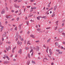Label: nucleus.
<instances>
[{
  "label": "nucleus",
  "mask_w": 65,
  "mask_h": 65,
  "mask_svg": "<svg viewBox=\"0 0 65 65\" xmlns=\"http://www.w3.org/2000/svg\"><path fill=\"white\" fill-rule=\"evenodd\" d=\"M63 31V29L62 28H59L58 30V32L59 33H61Z\"/></svg>",
  "instance_id": "obj_1"
},
{
  "label": "nucleus",
  "mask_w": 65,
  "mask_h": 65,
  "mask_svg": "<svg viewBox=\"0 0 65 65\" xmlns=\"http://www.w3.org/2000/svg\"><path fill=\"white\" fill-rule=\"evenodd\" d=\"M40 48L39 47V46H36V51H39V50Z\"/></svg>",
  "instance_id": "obj_2"
},
{
  "label": "nucleus",
  "mask_w": 65,
  "mask_h": 65,
  "mask_svg": "<svg viewBox=\"0 0 65 65\" xmlns=\"http://www.w3.org/2000/svg\"><path fill=\"white\" fill-rule=\"evenodd\" d=\"M4 56L5 57H6V58H7V59L8 60H10L9 58V57H8V56H6V55H4Z\"/></svg>",
  "instance_id": "obj_3"
},
{
  "label": "nucleus",
  "mask_w": 65,
  "mask_h": 65,
  "mask_svg": "<svg viewBox=\"0 0 65 65\" xmlns=\"http://www.w3.org/2000/svg\"><path fill=\"white\" fill-rule=\"evenodd\" d=\"M12 18V15H10L7 17V19H8V18H9V19H11V18Z\"/></svg>",
  "instance_id": "obj_4"
},
{
  "label": "nucleus",
  "mask_w": 65,
  "mask_h": 65,
  "mask_svg": "<svg viewBox=\"0 0 65 65\" xmlns=\"http://www.w3.org/2000/svg\"><path fill=\"white\" fill-rule=\"evenodd\" d=\"M14 6L15 8H19L20 7V6H19L18 7L17 6V5L16 4H14Z\"/></svg>",
  "instance_id": "obj_5"
},
{
  "label": "nucleus",
  "mask_w": 65,
  "mask_h": 65,
  "mask_svg": "<svg viewBox=\"0 0 65 65\" xmlns=\"http://www.w3.org/2000/svg\"><path fill=\"white\" fill-rule=\"evenodd\" d=\"M49 51L50 54V55H52L53 54V53H52V50L51 49H50L49 50Z\"/></svg>",
  "instance_id": "obj_6"
},
{
  "label": "nucleus",
  "mask_w": 65,
  "mask_h": 65,
  "mask_svg": "<svg viewBox=\"0 0 65 65\" xmlns=\"http://www.w3.org/2000/svg\"><path fill=\"white\" fill-rule=\"evenodd\" d=\"M4 64H7L8 63H9V62L8 61H5L4 62Z\"/></svg>",
  "instance_id": "obj_7"
},
{
  "label": "nucleus",
  "mask_w": 65,
  "mask_h": 65,
  "mask_svg": "<svg viewBox=\"0 0 65 65\" xmlns=\"http://www.w3.org/2000/svg\"><path fill=\"white\" fill-rule=\"evenodd\" d=\"M22 49H20V50L18 51V53H20L21 54H22Z\"/></svg>",
  "instance_id": "obj_8"
},
{
  "label": "nucleus",
  "mask_w": 65,
  "mask_h": 65,
  "mask_svg": "<svg viewBox=\"0 0 65 65\" xmlns=\"http://www.w3.org/2000/svg\"><path fill=\"white\" fill-rule=\"evenodd\" d=\"M30 36V37H32V38H35V36L33 35H31Z\"/></svg>",
  "instance_id": "obj_9"
},
{
  "label": "nucleus",
  "mask_w": 65,
  "mask_h": 65,
  "mask_svg": "<svg viewBox=\"0 0 65 65\" xmlns=\"http://www.w3.org/2000/svg\"><path fill=\"white\" fill-rule=\"evenodd\" d=\"M5 12V11L4 10H2L1 12L2 14H3V13H4Z\"/></svg>",
  "instance_id": "obj_10"
},
{
  "label": "nucleus",
  "mask_w": 65,
  "mask_h": 65,
  "mask_svg": "<svg viewBox=\"0 0 65 65\" xmlns=\"http://www.w3.org/2000/svg\"><path fill=\"white\" fill-rule=\"evenodd\" d=\"M57 8V6H55L54 7V11H55L56 10V8Z\"/></svg>",
  "instance_id": "obj_11"
},
{
  "label": "nucleus",
  "mask_w": 65,
  "mask_h": 65,
  "mask_svg": "<svg viewBox=\"0 0 65 65\" xmlns=\"http://www.w3.org/2000/svg\"><path fill=\"white\" fill-rule=\"evenodd\" d=\"M32 64H36V62L33 60L32 61Z\"/></svg>",
  "instance_id": "obj_12"
},
{
  "label": "nucleus",
  "mask_w": 65,
  "mask_h": 65,
  "mask_svg": "<svg viewBox=\"0 0 65 65\" xmlns=\"http://www.w3.org/2000/svg\"><path fill=\"white\" fill-rule=\"evenodd\" d=\"M55 16V12H54L53 14L52 15V17H54Z\"/></svg>",
  "instance_id": "obj_13"
},
{
  "label": "nucleus",
  "mask_w": 65,
  "mask_h": 65,
  "mask_svg": "<svg viewBox=\"0 0 65 65\" xmlns=\"http://www.w3.org/2000/svg\"><path fill=\"white\" fill-rule=\"evenodd\" d=\"M59 22V21H57L56 22V25L57 26H58V23Z\"/></svg>",
  "instance_id": "obj_14"
},
{
  "label": "nucleus",
  "mask_w": 65,
  "mask_h": 65,
  "mask_svg": "<svg viewBox=\"0 0 65 65\" xmlns=\"http://www.w3.org/2000/svg\"><path fill=\"white\" fill-rule=\"evenodd\" d=\"M51 38H50L48 40H47V42H50V41H51Z\"/></svg>",
  "instance_id": "obj_15"
},
{
  "label": "nucleus",
  "mask_w": 65,
  "mask_h": 65,
  "mask_svg": "<svg viewBox=\"0 0 65 65\" xmlns=\"http://www.w3.org/2000/svg\"><path fill=\"white\" fill-rule=\"evenodd\" d=\"M22 24H20L19 25V28L20 29L21 28V26H22Z\"/></svg>",
  "instance_id": "obj_16"
},
{
  "label": "nucleus",
  "mask_w": 65,
  "mask_h": 65,
  "mask_svg": "<svg viewBox=\"0 0 65 65\" xmlns=\"http://www.w3.org/2000/svg\"><path fill=\"white\" fill-rule=\"evenodd\" d=\"M59 39L58 38L57 39H56L55 40H54V41H59Z\"/></svg>",
  "instance_id": "obj_17"
},
{
  "label": "nucleus",
  "mask_w": 65,
  "mask_h": 65,
  "mask_svg": "<svg viewBox=\"0 0 65 65\" xmlns=\"http://www.w3.org/2000/svg\"><path fill=\"white\" fill-rule=\"evenodd\" d=\"M28 57L29 58H30L31 57H30V54H28Z\"/></svg>",
  "instance_id": "obj_18"
},
{
  "label": "nucleus",
  "mask_w": 65,
  "mask_h": 65,
  "mask_svg": "<svg viewBox=\"0 0 65 65\" xmlns=\"http://www.w3.org/2000/svg\"><path fill=\"white\" fill-rule=\"evenodd\" d=\"M2 43H3V42H2V41H0V45H2Z\"/></svg>",
  "instance_id": "obj_19"
},
{
  "label": "nucleus",
  "mask_w": 65,
  "mask_h": 65,
  "mask_svg": "<svg viewBox=\"0 0 65 65\" xmlns=\"http://www.w3.org/2000/svg\"><path fill=\"white\" fill-rule=\"evenodd\" d=\"M41 18H44V19H46V17H45V16H43V17H41Z\"/></svg>",
  "instance_id": "obj_20"
},
{
  "label": "nucleus",
  "mask_w": 65,
  "mask_h": 65,
  "mask_svg": "<svg viewBox=\"0 0 65 65\" xmlns=\"http://www.w3.org/2000/svg\"><path fill=\"white\" fill-rule=\"evenodd\" d=\"M63 53V52H58V54H62Z\"/></svg>",
  "instance_id": "obj_21"
},
{
  "label": "nucleus",
  "mask_w": 65,
  "mask_h": 65,
  "mask_svg": "<svg viewBox=\"0 0 65 65\" xmlns=\"http://www.w3.org/2000/svg\"><path fill=\"white\" fill-rule=\"evenodd\" d=\"M5 8L6 10V11H8V8L7 7H6Z\"/></svg>",
  "instance_id": "obj_22"
},
{
  "label": "nucleus",
  "mask_w": 65,
  "mask_h": 65,
  "mask_svg": "<svg viewBox=\"0 0 65 65\" xmlns=\"http://www.w3.org/2000/svg\"><path fill=\"white\" fill-rule=\"evenodd\" d=\"M33 8H32V7H31V9L30 10V12H31V11H33Z\"/></svg>",
  "instance_id": "obj_23"
},
{
  "label": "nucleus",
  "mask_w": 65,
  "mask_h": 65,
  "mask_svg": "<svg viewBox=\"0 0 65 65\" xmlns=\"http://www.w3.org/2000/svg\"><path fill=\"white\" fill-rule=\"evenodd\" d=\"M16 34L17 36H19V33H18V32H16Z\"/></svg>",
  "instance_id": "obj_24"
},
{
  "label": "nucleus",
  "mask_w": 65,
  "mask_h": 65,
  "mask_svg": "<svg viewBox=\"0 0 65 65\" xmlns=\"http://www.w3.org/2000/svg\"><path fill=\"white\" fill-rule=\"evenodd\" d=\"M36 8H37L35 7H34L32 8L33 9H36Z\"/></svg>",
  "instance_id": "obj_25"
},
{
  "label": "nucleus",
  "mask_w": 65,
  "mask_h": 65,
  "mask_svg": "<svg viewBox=\"0 0 65 65\" xmlns=\"http://www.w3.org/2000/svg\"><path fill=\"white\" fill-rule=\"evenodd\" d=\"M30 61H28L27 62V64H28V65H29L30 64Z\"/></svg>",
  "instance_id": "obj_26"
},
{
  "label": "nucleus",
  "mask_w": 65,
  "mask_h": 65,
  "mask_svg": "<svg viewBox=\"0 0 65 65\" xmlns=\"http://www.w3.org/2000/svg\"><path fill=\"white\" fill-rule=\"evenodd\" d=\"M30 42V41H27V44H31V43H29Z\"/></svg>",
  "instance_id": "obj_27"
},
{
  "label": "nucleus",
  "mask_w": 65,
  "mask_h": 65,
  "mask_svg": "<svg viewBox=\"0 0 65 65\" xmlns=\"http://www.w3.org/2000/svg\"><path fill=\"white\" fill-rule=\"evenodd\" d=\"M6 36V35H5L4 34H3V37H5Z\"/></svg>",
  "instance_id": "obj_28"
},
{
  "label": "nucleus",
  "mask_w": 65,
  "mask_h": 65,
  "mask_svg": "<svg viewBox=\"0 0 65 65\" xmlns=\"http://www.w3.org/2000/svg\"><path fill=\"white\" fill-rule=\"evenodd\" d=\"M47 55L48 57H49V58H51V56H50L48 54H47Z\"/></svg>",
  "instance_id": "obj_29"
},
{
  "label": "nucleus",
  "mask_w": 65,
  "mask_h": 65,
  "mask_svg": "<svg viewBox=\"0 0 65 65\" xmlns=\"http://www.w3.org/2000/svg\"><path fill=\"white\" fill-rule=\"evenodd\" d=\"M20 41H18L17 42V44L19 45V44H20Z\"/></svg>",
  "instance_id": "obj_30"
},
{
  "label": "nucleus",
  "mask_w": 65,
  "mask_h": 65,
  "mask_svg": "<svg viewBox=\"0 0 65 65\" xmlns=\"http://www.w3.org/2000/svg\"><path fill=\"white\" fill-rule=\"evenodd\" d=\"M57 28H58V26H56V27L54 29L57 30Z\"/></svg>",
  "instance_id": "obj_31"
},
{
  "label": "nucleus",
  "mask_w": 65,
  "mask_h": 65,
  "mask_svg": "<svg viewBox=\"0 0 65 65\" xmlns=\"http://www.w3.org/2000/svg\"><path fill=\"white\" fill-rule=\"evenodd\" d=\"M19 19H20V18L18 17L17 18L16 20H17V21H18L19 20Z\"/></svg>",
  "instance_id": "obj_32"
},
{
  "label": "nucleus",
  "mask_w": 65,
  "mask_h": 65,
  "mask_svg": "<svg viewBox=\"0 0 65 65\" xmlns=\"http://www.w3.org/2000/svg\"><path fill=\"white\" fill-rule=\"evenodd\" d=\"M55 44L56 45H58L59 44H58V43H55Z\"/></svg>",
  "instance_id": "obj_33"
},
{
  "label": "nucleus",
  "mask_w": 65,
  "mask_h": 65,
  "mask_svg": "<svg viewBox=\"0 0 65 65\" xmlns=\"http://www.w3.org/2000/svg\"><path fill=\"white\" fill-rule=\"evenodd\" d=\"M37 31H40L41 30V29H39V28H38L37 29Z\"/></svg>",
  "instance_id": "obj_34"
},
{
  "label": "nucleus",
  "mask_w": 65,
  "mask_h": 65,
  "mask_svg": "<svg viewBox=\"0 0 65 65\" xmlns=\"http://www.w3.org/2000/svg\"><path fill=\"white\" fill-rule=\"evenodd\" d=\"M29 48V47H26V50H28Z\"/></svg>",
  "instance_id": "obj_35"
},
{
  "label": "nucleus",
  "mask_w": 65,
  "mask_h": 65,
  "mask_svg": "<svg viewBox=\"0 0 65 65\" xmlns=\"http://www.w3.org/2000/svg\"><path fill=\"white\" fill-rule=\"evenodd\" d=\"M62 35H63L64 36H65V34L64 33V32H62Z\"/></svg>",
  "instance_id": "obj_36"
},
{
  "label": "nucleus",
  "mask_w": 65,
  "mask_h": 65,
  "mask_svg": "<svg viewBox=\"0 0 65 65\" xmlns=\"http://www.w3.org/2000/svg\"><path fill=\"white\" fill-rule=\"evenodd\" d=\"M56 52H59V51H60V50L59 49H57L56 50Z\"/></svg>",
  "instance_id": "obj_37"
},
{
  "label": "nucleus",
  "mask_w": 65,
  "mask_h": 65,
  "mask_svg": "<svg viewBox=\"0 0 65 65\" xmlns=\"http://www.w3.org/2000/svg\"><path fill=\"white\" fill-rule=\"evenodd\" d=\"M15 30L16 31H17V27H16L15 28Z\"/></svg>",
  "instance_id": "obj_38"
},
{
  "label": "nucleus",
  "mask_w": 65,
  "mask_h": 65,
  "mask_svg": "<svg viewBox=\"0 0 65 65\" xmlns=\"http://www.w3.org/2000/svg\"><path fill=\"white\" fill-rule=\"evenodd\" d=\"M21 40V41H24L23 40L24 39H23V38H21V39H20Z\"/></svg>",
  "instance_id": "obj_39"
},
{
  "label": "nucleus",
  "mask_w": 65,
  "mask_h": 65,
  "mask_svg": "<svg viewBox=\"0 0 65 65\" xmlns=\"http://www.w3.org/2000/svg\"><path fill=\"white\" fill-rule=\"evenodd\" d=\"M2 41H4V38H3V37H2Z\"/></svg>",
  "instance_id": "obj_40"
},
{
  "label": "nucleus",
  "mask_w": 65,
  "mask_h": 65,
  "mask_svg": "<svg viewBox=\"0 0 65 65\" xmlns=\"http://www.w3.org/2000/svg\"><path fill=\"white\" fill-rule=\"evenodd\" d=\"M6 50H7V51H8L9 49L7 47H6Z\"/></svg>",
  "instance_id": "obj_41"
},
{
  "label": "nucleus",
  "mask_w": 65,
  "mask_h": 65,
  "mask_svg": "<svg viewBox=\"0 0 65 65\" xmlns=\"http://www.w3.org/2000/svg\"><path fill=\"white\" fill-rule=\"evenodd\" d=\"M1 30H3V26H2V28H1Z\"/></svg>",
  "instance_id": "obj_42"
},
{
  "label": "nucleus",
  "mask_w": 65,
  "mask_h": 65,
  "mask_svg": "<svg viewBox=\"0 0 65 65\" xmlns=\"http://www.w3.org/2000/svg\"><path fill=\"white\" fill-rule=\"evenodd\" d=\"M51 27H47L46 28V29H50Z\"/></svg>",
  "instance_id": "obj_43"
},
{
  "label": "nucleus",
  "mask_w": 65,
  "mask_h": 65,
  "mask_svg": "<svg viewBox=\"0 0 65 65\" xmlns=\"http://www.w3.org/2000/svg\"><path fill=\"white\" fill-rule=\"evenodd\" d=\"M24 43L25 44H26V40H25L24 41Z\"/></svg>",
  "instance_id": "obj_44"
},
{
  "label": "nucleus",
  "mask_w": 65,
  "mask_h": 65,
  "mask_svg": "<svg viewBox=\"0 0 65 65\" xmlns=\"http://www.w3.org/2000/svg\"><path fill=\"white\" fill-rule=\"evenodd\" d=\"M22 44V42H20V45H21Z\"/></svg>",
  "instance_id": "obj_45"
},
{
  "label": "nucleus",
  "mask_w": 65,
  "mask_h": 65,
  "mask_svg": "<svg viewBox=\"0 0 65 65\" xmlns=\"http://www.w3.org/2000/svg\"><path fill=\"white\" fill-rule=\"evenodd\" d=\"M60 48H61V49H63H63H64V48H63V46L61 47Z\"/></svg>",
  "instance_id": "obj_46"
},
{
  "label": "nucleus",
  "mask_w": 65,
  "mask_h": 65,
  "mask_svg": "<svg viewBox=\"0 0 65 65\" xmlns=\"http://www.w3.org/2000/svg\"><path fill=\"white\" fill-rule=\"evenodd\" d=\"M62 43H63V44L65 45V42L63 41L62 42Z\"/></svg>",
  "instance_id": "obj_47"
},
{
  "label": "nucleus",
  "mask_w": 65,
  "mask_h": 65,
  "mask_svg": "<svg viewBox=\"0 0 65 65\" xmlns=\"http://www.w3.org/2000/svg\"><path fill=\"white\" fill-rule=\"evenodd\" d=\"M27 24V25H28V24H29V22L27 21L26 22Z\"/></svg>",
  "instance_id": "obj_48"
},
{
  "label": "nucleus",
  "mask_w": 65,
  "mask_h": 65,
  "mask_svg": "<svg viewBox=\"0 0 65 65\" xmlns=\"http://www.w3.org/2000/svg\"><path fill=\"white\" fill-rule=\"evenodd\" d=\"M33 51V49H31V50L30 51V53H31V52H32Z\"/></svg>",
  "instance_id": "obj_49"
},
{
  "label": "nucleus",
  "mask_w": 65,
  "mask_h": 65,
  "mask_svg": "<svg viewBox=\"0 0 65 65\" xmlns=\"http://www.w3.org/2000/svg\"><path fill=\"white\" fill-rule=\"evenodd\" d=\"M21 1H22L21 0H20L18 1V2H21Z\"/></svg>",
  "instance_id": "obj_50"
},
{
  "label": "nucleus",
  "mask_w": 65,
  "mask_h": 65,
  "mask_svg": "<svg viewBox=\"0 0 65 65\" xmlns=\"http://www.w3.org/2000/svg\"><path fill=\"white\" fill-rule=\"evenodd\" d=\"M19 38L20 39L21 38V36H20V35H19Z\"/></svg>",
  "instance_id": "obj_51"
},
{
  "label": "nucleus",
  "mask_w": 65,
  "mask_h": 65,
  "mask_svg": "<svg viewBox=\"0 0 65 65\" xmlns=\"http://www.w3.org/2000/svg\"><path fill=\"white\" fill-rule=\"evenodd\" d=\"M8 48L9 50H10V49L11 48L10 47V46H9L8 47Z\"/></svg>",
  "instance_id": "obj_52"
},
{
  "label": "nucleus",
  "mask_w": 65,
  "mask_h": 65,
  "mask_svg": "<svg viewBox=\"0 0 65 65\" xmlns=\"http://www.w3.org/2000/svg\"><path fill=\"white\" fill-rule=\"evenodd\" d=\"M37 20H40V19H39V18H38V17L37 18Z\"/></svg>",
  "instance_id": "obj_53"
},
{
  "label": "nucleus",
  "mask_w": 65,
  "mask_h": 65,
  "mask_svg": "<svg viewBox=\"0 0 65 65\" xmlns=\"http://www.w3.org/2000/svg\"><path fill=\"white\" fill-rule=\"evenodd\" d=\"M35 0H31L30 1L31 2H34Z\"/></svg>",
  "instance_id": "obj_54"
},
{
  "label": "nucleus",
  "mask_w": 65,
  "mask_h": 65,
  "mask_svg": "<svg viewBox=\"0 0 65 65\" xmlns=\"http://www.w3.org/2000/svg\"><path fill=\"white\" fill-rule=\"evenodd\" d=\"M33 55V52H32L31 54V56H32Z\"/></svg>",
  "instance_id": "obj_55"
},
{
  "label": "nucleus",
  "mask_w": 65,
  "mask_h": 65,
  "mask_svg": "<svg viewBox=\"0 0 65 65\" xmlns=\"http://www.w3.org/2000/svg\"><path fill=\"white\" fill-rule=\"evenodd\" d=\"M13 61H16V60L14 58L13 59Z\"/></svg>",
  "instance_id": "obj_56"
},
{
  "label": "nucleus",
  "mask_w": 65,
  "mask_h": 65,
  "mask_svg": "<svg viewBox=\"0 0 65 65\" xmlns=\"http://www.w3.org/2000/svg\"><path fill=\"white\" fill-rule=\"evenodd\" d=\"M16 48V46H15V47L13 48V50H14Z\"/></svg>",
  "instance_id": "obj_57"
},
{
  "label": "nucleus",
  "mask_w": 65,
  "mask_h": 65,
  "mask_svg": "<svg viewBox=\"0 0 65 65\" xmlns=\"http://www.w3.org/2000/svg\"><path fill=\"white\" fill-rule=\"evenodd\" d=\"M48 12V11H47L45 13V14H47V13Z\"/></svg>",
  "instance_id": "obj_58"
},
{
  "label": "nucleus",
  "mask_w": 65,
  "mask_h": 65,
  "mask_svg": "<svg viewBox=\"0 0 65 65\" xmlns=\"http://www.w3.org/2000/svg\"><path fill=\"white\" fill-rule=\"evenodd\" d=\"M5 23L6 25H7V22L6 21L5 22Z\"/></svg>",
  "instance_id": "obj_59"
},
{
  "label": "nucleus",
  "mask_w": 65,
  "mask_h": 65,
  "mask_svg": "<svg viewBox=\"0 0 65 65\" xmlns=\"http://www.w3.org/2000/svg\"><path fill=\"white\" fill-rule=\"evenodd\" d=\"M64 23H63L62 24V26H64Z\"/></svg>",
  "instance_id": "obj_60"
},
{
  "label": "nucleus",
  "mask_w": 65,
  "mask_h": 65,
  "mask_svg": "<svg viewBox=\"0 0 65 65\" xmlns=\"http://www.w3.org/2000/svg\"><path fill=\"white\" fill-rule=\"evenodd\" d=\"M18 40V38H17L16 39V41H17V40Z\"/></svg>",
  "instance_id": "obj_61"
},
{
  "label": "nucleus",
  "mask_w": 65,
  "mask_h": 65,
  "mask_svg": "<svg viewBox=\"0 0 65 65\" xmlns=\"http://www.w3.org/2000/svg\"><path fill=\"white\" fill-rule=\"evenodd\" d=\"M47 33H48V31H47L46 32H45V34H47Z\"/></svg>",
  "instance_id": "obj_62"
},
{
  "label": "nucleus",
  "mask_w": 65,
  "mask_h": 65,
  "mask_svg": "<svg viewBox=\"0 0 65 65\" xmlns=\"http://www.w3.org/2000/svg\"><path fill=\"white\" fill-rule=\"evenodd\" d=\"M8 44H10L11 42H8Z\"/></svg>",
  "instance_id": "obj_63"
},
{
  "label": "nucleus",
  "mask_w": 65,
  "mask_h": 65,
  "mask_svg": "<svg viewBox=\"0 0 65 65\" xmlns=\"http://www.w3.org/2000/svg\"><path fill=\"white\" fill-rule=\"evenodd\" d=\"M12 53H14V50H13V49L12 50Z\"/></svg>",
  "instance_id": "obj_64"
}]
</instances>
